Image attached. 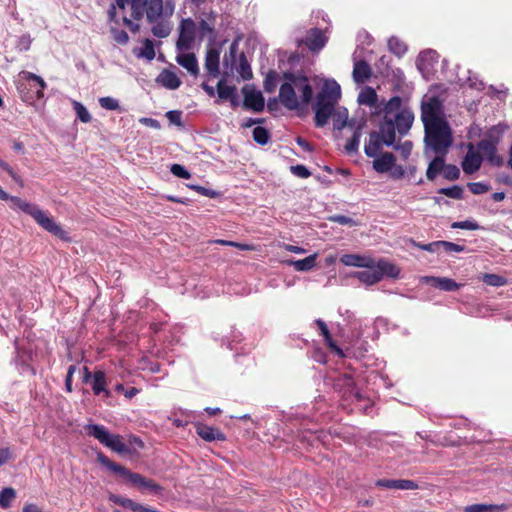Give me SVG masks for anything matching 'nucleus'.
<instances>
[{
  "label": "nucleus",
  "mask_w": 512,
  "mask_h": 512,
  "mask_svg": "<svg viewBox=\"0 0 512 512\" xmlns=\"http://www.w3.org/2000/svg\"><path fill=\"white\" fill-rule=\"evenodd\" d=\"M373 115L383 114L378 131H372L369 142L365 144L364 152L368 157H374L382 147L392 146L396 142V134L400 137L407 135L414 122V113L408 107H402V98L393 96L388 101H381L378 110Z\"/></svg>",
  "instance_id": "nucleus-1"
},
{
  "label": "nucleus",
  "mask_w": 512,
  "mask_h": 512,
  "mask_svg": "<svg viewBox=\"0 0 512 512\" xmlns=\"http://www.w3.org/2000/svg\"><path fill=\"white\" fill-rule=\"evenodd\" d=\"M340 97V85L335 80L325 81L321 91L316 96L314 104V120L317 127L325 126L329 118L333 117L334 129L342 130L345 127L349 128L348 110L345 107L335 109Z\"/></svg>",
  "instance_id": "nucleus-2"
},
{
  "label": "nucleus",
  "mask_w": 512,
  "mask_h": 512,
  "mask_svg": "<svg viewBox=\"0 0 512 512\" xmlns=\"http://www.w3.org/2000/svg\"><path fill=\"white\" fill-rule=\"evenodd\" d=\"M284 83L279 88V101L288 110L307 106L313 97V89L307 76L284 72Z\"/></svg>",
  "instance_id": "nucleus-3"
},
{
  "label": "nucleus",
  "mask_w": 512,
  "mask_h": 512,
  "mask_svg": "<svg viewBox=\"0 0 512 512\" xmlns=\"http://www.w3.org/2000/svg\"><path fill=\"white\" fill-rule=\"evenodd\" d=\"M0 199L3 201H10V207L12 209H18L23 213L31 216L35 222L45 231L51 233L61 240L70 241L68 233L58 223H56L55 220L46 211L40 209L37 205L17 196H10L1 187Z\"/></svg>",
  "instance_id": "nucleus-4"
},
{
  "label": "nucleus",
  "mask_w": 512,
  "mask_h": 512,
  "mask_svg": "<svg viewBox=\"0 0 512 512\" xmlns=\"http://www.w3.org/2000/svg\"><path fill=\"white\" fill-rule=\"evenodd\" d=\"M97 460L103 466L108 468L111 472L123 478L126 482L137 487L140 491H149L154 495H160L163 492V487L156 483L154 480L146 478L139 473H135L127 469L125 466L111 461L107 456L102 453L97 455Z\"/></svg>",
  "instance_id": "nucleus-5"
},
{
  "label": "nucleus",
  "mask_w": 512,
  "mask_h": 512,
  "mask_svg": "<svg viewBox=\"0 0 512 512\" xmlns=\"http://www.w3.org/2000/svg\"><path fill=\"white\" fill-rule=\"evenodd\" d=\"M424 143L436 155L445 156L453 144L452 130L447 121L424 126Z\"/></svg>",
  "instance_id": "nucleus-6"
},
{
  "label": "nucleus",
  "mask_w": 512,
  "mask_h": 512,
  "mask_svg": "<svg viewBox=\"0 0 512 512\" xmlns=\"http://www.w3.org/2000/svg\"><path fill=\"white\" fill-rule=\"evenodd\" d=\"M85 429L89 436L96 438L101 444L111 450L119 454L132 453L131 448L122 441L120 435L109 433L103 425L89 424Z\"/></svg>",
  "instance_id": "nucleus-7"
},
{
  "label": "nucleus",
  "mask_w": 512,
  "mask_h": 512,
  "mask_svg": "<svg viewBox=\"0 0 512 512\" xmlns=\"http://www.w3.org/2000/svg\"><path fill=\"white\" fill-rule=\"evenodd\" d=\"M421 120L424 126L446 121L443 103L438 96H426L421 102Z\"/></svg>",
  "instance_id": "nucleus-8"
},
{
  "label": "nucleus",
  "mask_w": 512,
  "mask_h": 512,
  "mask_svg": "<svg viewBox=\"0 0 512 512\" xmlns=\"http://www.w3.org/2000/svg\"><path fill=\"white\" fill-rule=\"evenodd\" d=\"M196 23L192 18H184L180 21L176 42V49L180 52L192 49L196 38Z\"/></svg>",
  "instance_id": "nucleus-9"
},
{
  "label": "nucleus",
  "mask_w": 512,
  "mask_h": 512,
  "mask_svg": "<svg viewBox=\"0 0 512 512\" xmlns=\"http://www.w3.org/2000/svg\"><path fill=\"white\" fill-rule=\"evenodd\" d=\"M242 94L244 96L243 108L252 110L254 112H262L265 108V100L261 91L256 90L250 85L242 87Z\"/></svg>",
  "instance_id": "nucleus-10"
},
{
  "label": "nucleus",
  "mask_w": 512,
  "mask_h": 512,
  "mask_svg": "<svg viewBox=\"0 0 512 512\" xmlns=\"http://www.w3.org/2000/svg\"><path fill=\"white\" fill-rule=\"evenodd\" d=\"M483 156L471 143L467 145V153L462 159L461 167L465 174L471 175L477 172L482 165Z\"/></svg>",
  "instance_id": "nucleus-11"
},
{
  "label": "nucleus",
  "mask_w": 512,
  "mask_h": 512,
  "mask_svg": "<svg viewBox=\"0 0 512 512\" xmlns=\"http://www.w3.org/2000/svg\"><path fill=\"white\" fill-rule=\"evenodd\" d=\"M366 126L364 118H352L349 121V128L353 130V135L347 140L344 149L347 154H353L358 151L362 130Z\"/></svg>",
  "instance_id": "nucleus-12"
},
{
  "label": "nucleus",
  "mask_w": 512,
  "mask_h": 512,
  "mask_svg": "<svg viewBox=\"0 0 512 512\" xmlns=\"http://www.w3.org/2000/svg\"><path fill=\"white\" fill-rule=\"evenodd\" d=\"M475 148L492 166L500 167L503 165V158L498 155L496 145L479 141Z\"/></svg>",
  "instance_id": "nucleus-13"
},
{
  "label": "nucleus",
  "mask_w": 512,
  "mask_h": 512,
  "mask_svg": "<svg viewBox=\"0 0 512 512\" xmlns=\"http://www.w3.org/2000/svg\"><path fill=\"white\" fill-rule=\"evenodd\" d=\"M215 21L216 14L214 12H210L207 19H202L199 22V38L203 40L204 38H208L210 42H214L216 40V30H215Z\"/></svg>",
  "instance_id": "nucleus-14"
},
{
  "label": "nucleus",
  "mask_w": 512,
  "mask_h": 512,
  "mask_svg": "<svg viewBox=\"0 0 512 512\" xmlns=\"http://www.w3.org/2000/svg\"><path fill=\"white\" fill-rule=\"evenodd\" d=\"M119 9L124 10L127 6L131 9V18L140 21L144 17L146 0H115Z\"/></svg>",
  "instance_id": "nucleus-15"
},
{
  "label": "nucleus",
  "mask_w": 512,
  "mask_h": 512,
  "mask_svg": "<svg viewBox=\"0 0 512 512\" xmlns=\"http://www.w3.org/2000/svg\"><path fill=\"white\" fill-rule=\"evenodd\" d=\"M145 12L146 19L149 23L157 22L164 15L163 0H146Z\"/></svg>",
  "instance_id": "nucleus-16"
},
{
  "label": "nucleus",
  "mask_w": 512,
  "mask_h": 512,
  "mask_svg": "<svg viewBox=\"0 0 512 512\" xmlns=\"http://www.w3.org/2000/svg\"><path fill=\"white\" fill-rule=\"evenodd\" d=\"M326 37L322 30L318 28H312L307 32L305 44L311 51H319L326 44Z\"/></svg>",
  "instance_id": "nucleus-17"
},
{
  "label": "nucleus",
  "mask_w": 512,
  "mask_h": 512,
  "mask_svg": "<svg viewBox=\"0 0 512 512\" xmlns=\"http://www.w3.org/2000/svg\"><path fill=\"white\" fill-rule=\"evenodd\" d=\"M220 53L216 49H209L206 52L204 67L211 78H216L220 74L219 69Z\"/></svg>",
  "instance_id": "nucleus-18"
},
{
  "label": "nucleus",
  "mask_w": 512,
  "mask_h": 512,
  "mask_svg": "<svg viewBox=\"0 0 512 512\" xmlns=\"http://www.w3.org/2000/svg\"><path fill=\"white\" fill-rule=\"evenodd\" d=\"M176 62L186 69L193 77L199 75V65L194 53H182L176 56Z\"/></svg>",
  "instance_id": "nucleus-19"
},
{
  "label": "nucleus",
  "mask_w": 512,
  "mask_h": 512,
  "mask_svg": "<svg viewBox=\"0 0 512 512\" xmlns=\"http://www.w3.org/2000/svg\"><path fill=\"white\" fill-rule=\"evenodd\" d=\"M357 101L360 105L369 106L372 109L371 112L378 110L380 103L376 91L370 86H365L361 89Z\"/></svg>",
  "instance_id": "nucleus-20"
},
{
  "label": "nucleus",
  "mask_w": 512,
  "mask_h": 512,
  "mask_svg": "<svg viewBox=\"0 0 512 512\" xmlns=\"http://www.w3.org/2000/svg\"><path fill=\"white\" fill-rule=\"evenodd\" d=\"M373 158H375L373 168L378 173L389 172L394 167L396 161V157L390 152H385L380 156L377 154Z\"/></svg>",
  "instance_id": "nucleus-21"
},
{
  "label": "nucleus",
  "mask_w": 512,
  "mask_h": 512,
  "mask_svg": "<svg viewBox=\"0 0 512 512\" xmlns=\"http://www.w3.org/2000/svg\"><path fill=\"white\" fill-rule=\"evenodd\" d=\"M424 281L426 283L431 284L433 287L438 288L443 291H456L460 288L461 284H458L453 279L446 278V277H434V276H427L424 278Z\"/></svg>",
  "instance_id": "nucleus-22"
},
{
  "label": "nucleus",
  "mask_w": 512,
  "mask_h": 512,
  "mask_svg": "<svg viewBox=\"0 0 512 512\" xmlns=\"http://www.w3.org/2000/svg\"><path fill=\"white\" fill-rule=\"evenodd\" d=\"M378 487L387 489H400V490H413L418 485L412 480H394V479H379L375 483Z\"/></svg>",
  "instance_id": "nucleus-23"
},
{
  "label": "nucleus",
  "mask_w": 512,
  "mask_h": 512,
  "mask_svg": "<svg viewBox=\"0 0 512 512\" xmlns=\"http://www.w3.org/2000/svg\"><path fill=\"white\" fill-rule=\"evenodd\" d=\"M197 434L205 441H224L226 439L224 433L218 428L210 427L205 424H198L196 426Z\"/></svg>",
  "instance_id": "nucleus-24"
},
{
  "label": "nucleus",
  "mask_w": 512,
  "mask_h": 512,
  "mask_svg": "<svg viewBox=\"0 0 512 512\" xmlns=\"http://www.w3.org/2000/svg\"><path fill=\"white\" fill-rule=\"evenodd\" d=\"M156 82L170 90H175L179 88L182 83L180 78L176 75V73L168 69H164L157 76Z\"/></svg>",
  "instance_id": "nucleus-25"
},
{
  "label": "nucleus",
  "mask_w": 512,
  "mask_h": 512,
  "mask_svg": "<svg viewBox=\"0 0 512 512\" xmlns=\"http://www.w3.org/2000/svg\"><path fill=\"white\" fill-rule=\"evenodd\" d=\"M366 268L367 270L355 272L354 277L366 285H373L381 281L380 274L374 261L370 267Z\"/></svg>",
  "instance_id": "nucleus-26"
},
{
  "label": "nucleus",
  "mask_w": 512,
  "mask_h": 512,
  "mask_svg": "<svg viewBox=\"0 0 512 512\" xmlns=\"http://www.w3.org/2000/svg\"><path fill=\"white\" fill-rule=\"evenodd\" d=\"M318 254L314 253L300 260H287L285 263L298 272H308L316 266Z\"/></svg>",
  "instance_id": "nucleus-27"
},
{
  "label": "nucleus",
  "mask_w": 512,
  "mask_h": 512,
  "mask_svg": "<svg viewBox=\"0 0 512 512\" xmlns=\"http://www.w3.org/2000/svg\"><path fill=\"white\" fill-rule=\"evenodd\" d=\"M340 261L345 266L351 267H370L373 263V259L357 254H344L341 256Z\"/></svg>",
  "instance_id": "nucleus-28"
},
{
  "label": "nucleus",
  "mask_w": 512,
  "mask_h": 512,
  "mask_svg": "<svg viewBox=\"0 0 512 512\" xmlns=\"http://www.w3.org/2000/svg\"><path fill=\"white\" fill-rule=\"evenodd\" d=\"M371 76V68L366 61H356L353 67V79L356 83H364Z\"/></svg>",
  "instance_id": "nucleus-29"
},
{
  "label": "nucleus",
  "mask_w": 512,
  "mask_h": 512,
  "mask_svg": "<svg viewBox=\"0 0 512 512\" xmlns=\"http://www.w3.org/2000/svg\"><path fill=\"white\" fill-rule=\"evenodd\" d=\"M507 128L508 127L506 125L502 124L494 125L485 133L484 138L481 141L497 146Z\"/></svg>",
  "instance_id": "nucleus-30"
},
{
  "label": "nucleus",
  "mask_w": 512,
  "mask_h": 512,
  "mask_svg": "<svg viewBox=\"0 0 512 512\" xmlns=\"http://www.w3.org/2000/svg\"><path fill=\"white\" fill-rule=\"evenodd\" d=\"M105 373L101 370H97L93 373L92 390L95 395H99L102 392L106 396L110 395V392L106 389Z\"/></svg>",
  "instance_id": "nucleus-31"
},
{
  "label": "nucleus",
  "mask_w": 512,
  "mask_h": 512,
  "mask_svg": "<svg viewBox=\"0 0 512 512\" xmlns=\"http://www.w3.org/2000/svg\"><path fill=\"white\" fill-rule=\"evenodd\" d=\"M376 267L378 269L381 279L383 278L384 275L394 279L399 277L400 269L396 265L388 261L380 260L376 263Z\"/></svg>",
  "instance_id": "nucleus-32"
},
{
  "label": "nucleus",
  "mask_w": 512,
  "mask_h": 512,
  "mask_svg": "<svg viewBox=\"0 0 512 512\" xmlns=\"http://www.w3.org/2000/svg\"><path fill=\"white\" fill-rule=\"evenodd\" d=\"M445 156L437 155L428 165L426 170V177L428 180L433 181L437 175L443 171Z\"/></svg>",
  "instance_id": "nucleus-33"
},
{
  "label": "nucleus",
  "mask_w": 512,
  "mask_h": 512,
  "mask_svg": "<svg viewBox=\"0 0 512 512\" xmlns=\"http://www.w3.org/2000/svg\"><path fill=\"white\" fill-rule=\"evenodd\" d=\"M506 510V506L493 504H472L464 508V512H502Z\"/></svg>",
  "instance_id": "nucleus-34"
},
{
  "label": "nucleus",
  "mask_w": 512,
  "mask_h": 512,
  "mask_svg": "<svg viewBox=\"0 0 512 512\" xmlns=\"http://www.w3.org/2000/svg\"><path fill=\"white\" fill-rule=\"evenodd\" d=\"M151 31L152 34L157 38H166L170 35L172 27L168 22H159V20L153 23Z\"/></svg>",
  "instance_id": "nucleus-35"
},
{
  "label": "nucleus",
  "mask_w": 512,
  "mask_h": 512,
  "mask_svg": "<svg viewBox=\"0 0 512 512\" xmlns=\"http://www.w3.org/2000/svg\"><path fill=\"white\" fill-rule=\"evenodd\" d=\"M237 92L236 86L226 85L225 80L221 79L217 83V94L218 97L222 100H227L233 94Z\"/></svg>",
  "instance_id": "nucleus-36"
},
{
  "label": "nucleus",
  "mask_w": 512,
  "mask_h": 512,
  "mask_svg": "<svg viewBox=\"0 0 512 512\" xmlns=\"http://www.w3.org/2000/svg\"><path fill=\"white\" fill-rule=\"evenodd\" d=\"M253 140L259 145H266L270 141V132L261 126H257L252 131Z\"/></svg>",
  "instance_id": "nucleus-37"
},
{
  "label": "nucleus",
  "mask_w": 512,
  "mask_h": 512,
  "mask_svg": "<svg viewBox=\"0 0 512 512\" xmlns=\"http://www.w3.org/2000/svg\"><path fill=\"white\" fill-rule=\"evenodd\" d=\"M279 75L276 71L270 70L264 79V90L267 93H273L278 85Z\"/></svg>",
  "instance_id": "nucleus-38"
},
{
  "label": "nucleus",
  "mask_w": 512,
  "mask_h": 512,
  "mask_svg": "<svg viewBox=\"0 0 512 512\" xmlns=\"http://www.w3.org/2000/svg\"><path fill=\"white\" fill-rule=\"evenodd\" d=\"M21 75L24 79L29 81H35L39 85V89L37 90L36 94L38 98H42L44 96L43 91L46 88L45 81L38 75L28 72V71H22Z\"/></svg>",
  "instance_id": "nucleus-39"
},
{
  "label": "nucleus",
  "mask_w": 512,
  "mask_h": 512,
  "mask_svg": "<svg viewBox=\"0 0 512 512\" xmlns=\"http://www.w3.org/2000/svg\"><path fill=\"white\" fill-rule=\"evenodd\" d=\"M388 47L389 50L397 56H402L407 51L405 43L394 36L388 40Z\"/></svg>",
  "instance_id": "nucleus-40"
},
{
  "label": "nucleus",
  "mask_w": 512,
  "mask_h": 512,
  "mask_svg": "<svg viewBox=\"0 0 512 512\" xmlns=\"http://www.w3.org/2000/svg\"><path fill=\"white\" fill-rule=\"evenodd\" d=\"M122 507L129 509L133 512H160L156 509L143 506L140 503L135 502L132 499L126 498L125 501L122 503Z\"/></svg>",
  "instance_id": "nucleus-41"
},
{
  "label": "nucleus",
  "mask_w": 512,
  "mask_h": 512,
  "mask_svg": "<svg viewBox=\"0 0 512 512\" xmlns=\"http://www.w3.org/2000/svg\"><path fill=\"white\" fill-rule=\"evenodd\" d=\"M15 490L11 487L4 488L0 491V506L2 508H8L11 505L12 500L15 498Z\"/></svg>",
  "instance_id": "nucleus-42"
},
{
  "label": "nucleus",
  "mask_w": 512,
  "mask_h": 512,
  "mask_svg": "<svg viewBox=\"0 0 512 512\" xmlns=\"http://www.w3.org/2000/svg\"><path fill=\"white\" fill-rule=\"evenodd\" d=\"M439 194L445 195L452 199H462L463 197V188L459 185H454L447 188H440L438 190Z\"/></svg>",
  "instance_id": "nucleus-43"
},
{
  "label": "nucleus",
  "mask_w": 512,
  "mask_h": 512,
  "mask_svg": "<svg viewBox=\"0 0 512 512\" xmlns=\"http://www.w3.org/2000/svg\"><path fill=\"white\" fill-rule=\"evenodd\" d=\"M73 108L81 122L89 123L91 121L92 117L83 104L78 101H73Z\"/></svg>",
  "instance_id": "nucleus-44"
},
{
  "label": "nucleus",
  "mask_w": 512,
  "mask_h": 512,
  "mask_svg": "<svg viewBox=\"0 0 512 512\" xmlns=\"http://www.w3.org/2000/svg\"><path fill=\"white\" fill-rule=\"evenodd\" d=\"M443 177L449 181H455L460 177V170L454 164H445L443 168Z\"/></svg>",
  "instance_id": "nucleus-45"
},
{
  "label": "nucleus",
  "mask_w": 512,
  "mask_h": 512,
  "mask_svg": "<svg viewBox=\"0 0 512 512\" xmlns=\"http://www.w3.org/2000/svg\"><path fill=\"white\" fill-rule=\"evenodd\" d=\"M482 280L485 284L493 287H500L506 283V279L504 277L490 273L484 274Z\"/></svg>",
  "instance_id": "nucleus-46"
},
{
  "label": "nucleus",
  "mask_w": 512,
  "mask_h": 512,
  "mask_svg": "<svg viewBox=\"0 0 512 512\" xmlns=\"http://www.w3.org/2000/svg\"><path fill=\"white\" fill-rule=\"evenodd\" d=\"M238 72L244 80H249L252 78V71L250 65L247 62V59L243 53L240 56Z\"/></svg>",
  "instance_id": "nucleus-47"
},
{
  "label": "nucleus",
  "mask_w": 512,
  "mask_h": 512,
  "mask_svg": "<svg viewBox=\"0 0 512 512\" xmlns=\"http://www.w3.org/2000/svg\"><path fill=\"white\" fill-rule=\"evenodd\" d=\"M439 248L440 250L443 249L447 253H460L465 251V246L449 241H439Z\"/></svg>",
  "instance_id": "nucleus-48"
},
{
  "label": "nucleus",
  "mask_w": 512,
  "mask_h": 512,
  "mask_svg": "<svg viewBox=\"0 0 512 512\" xmlns=\"http://www.w3.org/2000/svg\"><path fill=\"white\" fill-rule=\"evenodd\" d=\"M469 190L474 195L484 194L489 191L490 186L483 182H470L467 184Z\"/></svg>",
  "instance_id": "nucleus-49"
},
{
  "label": "nucleus",
  "mask_w": 512,
  "mask_h": 512,
  "mask_svg": "<svg viewBox=\"0 0 512 512\" xmlns=\"http://www.w3.org/2000/svg\"><path fill=\"white\" fill-rule=\"evenodd\" d=\"M99 104L103 109H106V110L112 111V110H116L119 108L118 100L113 97H110V96L101 97L99 99Z\"/></svg>",
  "instance_id": "nucleus-50"
},
{
  "label": "nucleus",
  "mask_w": 512,
  "mask_h": 512,
  "mask_svg": "<svg viewBox=\"0 0 512 512\" xmlns=\"http://www.w3.org/2000/svg\"><path fill=\"white\" fill-rule=\"evenodd\" d=\"M170 171L174 176L178 178L189 179L191 177L190 172L183 165L180 164H172L170 167Z\"/></svg>",
  "instance_id": "nucleus-51"
},
{
  "label": "nucleus",
  "mask_w": 512,
  "mask_h": 512,
  "mask_svg": "<svg viewBox=\"0 0 512 512\" xmlns=\"http://www.w3.org/2000/svg\"><path fill=\"white\" fill-rule=\"evenodd\" d=\"M166 117L171 124H174L178 127H183L182 122V112L179 110H170L166 112Z\"/></svg>",
  "instance_id": "nucleus-52"
},
{
  "label": "nucleus",
  "mask_w": 512,
  "mask_h": 512,
  "mask_svg": "<svg viewBox=\"0 0 512 512\" xmlns=\"http://www.w3.org/2000/svg\"><path fill=\"white\" fill-rule=\"evenodd\" d=\"M32 39L29 34H24L17 40L16 49L19 52L27 51L30 49Z\"/></svg>",
  "instance_id": "nucleus-53"
},
{
  "label": "nucleus",
  "mask_w": 512,
  "mask_h": 512,
  "mask_svg": "<svg viewBox=\"0 0 512 512\" xmlns=\"http://www.w3.org/2000/svg\"><path fill=\"white\" fill-rule=\"evenodd\" d=\"M111 33H112L113 39L118 44L124 45L129 41L128 33L125 30L111 28Z\"/></svg>",
  "instance_id": "nucleus-54"
},
{
  "label": "nucleus",
  "mask_w": 512,
  "mask_h": 512,
  "mask_svg": "<svg viewBox=\"0 0 512 512\" xmlns=\"http://www.w3.org/2000/svg\"><path fill=\"white\" fill-rule=\"evenodd\" d=\"M330 221L334 223H338L340 225H346V226H355L356 221L348 216L345 215H333L329 218Z\"/></svg>",
  "instance_id": "nucleus-55"
},
{
  "label": "nucleus",
  "mask_w": 512,
  "mask_h": 512,
  "mask_svg": "<svg viewBox=\"0 0 512 512\" xmlns=\"http://www.w3.org/2000/svg\"><path fill=\"white\" fill-rule=\"evenodd\" d=\"M452 228H458V229H466V230H478L480 228L479 224L475 221H460V222H454L451 225Z\"/></svg>",
  "instance_id": "nucleus-56"
},
{
  "label": "nucleus",
  "mask_w": 512,
  "mask_h": 512,
  "mask_svg": "<svg viewBox=\"0 0 512 512\" xmlns=\"http://www.w3.org/2000/svg\"><path fill=\"white\" fill-rule=\"evenodd\" d=\"M391 147H394V149L400 151L401 156L404 159H407L410 156L411 151H412V142L407 140L404 143H402L401 145H395V143H394Z\"/></svg>",
  "instance_id": "nucleus-57"
},
{
  "label": "nucleus",
  "mask_w": 512,
  "mask_h": 512,
  "mask_svg": "<svg viewBox=\"0 0 512 512\" xmlns=\"http://www.w3.org/2000/svg\"><path fill=\"white\" fill-rule=\"evenodd\" d=\"M141 55L148 60H153L155 58V49H154V45L151 40H149V39L145 40L144 48H143Z\"/></svg>",
  "instance_id": "nucleus-58"
},
{
  "label": "nucleus",
  "mask_w": 512,
  "mask_h": 512,
  "mask_svg": "<svg viewBox=\"0 0 512 512\" xmlns=\"http://www.w3.org/2000/svg\"><path fill=\"white\" fill-rule=\"evenodd\" d=\"M290 169H291V172L299 178L305 179L311 175V172L307 169V167L304 165H301V164L291 166Z\"/></svg>",
  "instance_id": "nucleus-59"
},
{
  "label": "nucleus",
  "mask_w": 512,
  "mask_h": 512,
  "mask_svg": "<svg viewBox=\"0 0 512 512\" xmlns=\"http://www.w3.org/2000/svg\"><path fill=\"white\" fill-rule=\"evenodd\" d=\"M413 245L418 247L421 250L432 252V253L438 252L440 250L439 241L431 242L428 244H421V243H416L415 241H413Z\"/></svg>",
  "instance_id": "nucleus-60"
},
{
  "label": "nucleus",
  "mask_w": 512,
  "mask_h": 512,
  "mask_svg": "<svg viewBox=\"0 0 512 512\" xmlns=\"http://www.w3.org/2000/svg\"><path fill=\"white\" fill-rule=\"evenodd\" d=\"M327 346L335 353L337 354L338 356L340 357H343L344 356V353H343V350L335 343V341L333 340L331 334L326 336L324 338Z\"/></svg>",
  "instance_id": "nucleus-61"
},
{
  "label": "nucleus",
  "mask_w": 512,
  "mask_h": 512,
  "mask_svg": "<svg viewBox=\"0 0 512 512\" xmlns=\"http://www.w3.org/2000/svg\"><path fill=\"white\" fill-rule=\"evenodd\" d=\"M75 370H76L75 365H70L68 367V371H67V375H66V379H65V387L68 392H72V377H73Z\"/></svg>",
  "instance_id": "nucleus-62"
},
{
  "label": "nucleus",
  "mask_w": 512,
  "mask_h": 512,
  "mask_svg": "<svg viewBox=\"0 0 512 512\" xmlns=\"http://www.w3.org/2000/svg\"><path fill=\"white\" fill-rule=\"evenodd\" d=\"M389 172H390V177L395 180L401 179L405 175V169L401 165L394 164V167Z\"/></svg>",
  "instance_id": "nucleus-63"
},
{
  "label": "nucleus",
  "mask_w": 512,
  "mask_h": 512,
  "mask_svg": "<svg viewBox=\"0 0 512 512\" xmlns=\"http://www.w3.org/2000/svg\"><path fill=\"white\" fill-rule=\"evenodd\" d=\"M139 122L144 124L145 126H148V127H151V128L157 129V130H159L161 128L160 122L154 118L143 117V118L139 119Z\"/></svg>",
  "instance_id": "nucleus-64"
}]
</instances>
